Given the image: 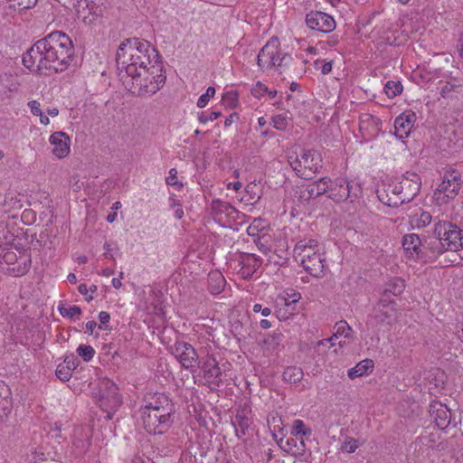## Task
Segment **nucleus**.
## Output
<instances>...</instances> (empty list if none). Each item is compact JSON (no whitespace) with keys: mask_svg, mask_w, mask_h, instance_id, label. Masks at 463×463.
I'll return each instance as SVG.
<instances>
[{"mask_svg":"<svg viewBox=\"0 0 463 463\" xmlns=\"http://www.w3.org/2000/svg\"><path fill=\"white\" fill-rule=\"evenodd\" d=\"M211 214L216 219H222V215L232 216L237 214L239 216V211L233 208L229 203L223 202L220 199H214L211 203Z\"/></svg>","mask_w":463,"mask_h":463,"instance_id":"26","label":"nucleus"},{"mask_svg":"<svg viewBox=\"0 0 463 463\" xmlns=\"http://www.w3.org/2000/svg\"><path fill=\"white\" fill-rule=\"evenodd\" d=\"M165 79L162 60H155L153 64L137 69L136 73H127L126 79L121 76L126 88L137 96L155 94L165 85Z\"/></svg>","mask_w":463,"mask_h":463,"instance_id":"3","label":"nucleus"},{"mask_svg":"<svg viewBox=\"0 0 463 463\" xmlns=\"http://www.w3.org/2000/svg\"><path fill=\"white\" fill-rule=\"evenodd\" d=\"M291 59V56L287 53H285L282 57H279L278 54H275L274 67L287 65Z\"/></svg>","mask_w":463,"mask_h":463,"instance_id":"59","label":"nucleus"},{"mask_svg":"<svg viewBox=\"0 0 463 463\" xmlns=\"http://www.w3.org/2000/svg\"><path fill=\"white\" fill-rule=\"evenodd\" d=\"M281 418L278 417L277 415H269L268 416V424L270 426H273L274 430H280L281 428L279 423H281Z\"/></svg>","mask_w":463,"mask_h":463,"instance_id":"60","label":"nucleus"},{"mask_svg":"<svg viewBox=\"0 0 463 463\" xmlns=\"http://www.w3.org/2000/svg\"><path fill=\"white\" fill-rule=\"evenodd\" d=\"M303 377V370L298 366H288L282 374L283 380L290 384H297Z\"/></svg>","mask_w":463,"mask_h":463,"instance_id":"35","label":"nucleus"},{"mask_svg":"<svg viewBox=\"0 0 463 463\" xmlns=\"http://www.w3.org/2000/svg\"><path fill=\"white\" fill-rule=\"evenodd\" d=\"M14 240L15 236L7 225L0 222V255L7 250H12Z\"/></svg>","mask_w":463,"mask_h":463,"instance_id":"29","label":"nucleus"},{"mask_svg":"<svg viewBox=\"0 0 463 463\" xmlns=\"http://www.w3.org/2000/svg\"><path fill=\"white\" fill-rule=\"evenodd\" d=\"M429 411L439 429L445 430L449 426L451 421V412L445 404L434 402L430 405Z\"/></svg>","mask_w":463,"mask_h":463,"instance_id":"19","label":"nucleus"},{"mask_svg":"<svg viewBox=\"0 0 463 463\" xmlns=\"http://www.w3.org/2000/svg\"><path fill=\"white\" fill-rule=\"evenodd\" d=\"M451 231L448 241L443 243L447 250L453 252V256L457 257L455 252L463 249V230L456 225L455 229Z\"/></svg>","mask_w":463,"mask_h":463,"instance_id":"27","label":"nucleus"},{"mask_svg":"<svg viewBox=\"0 0 463 463\" xmlns=\"http://www.w3.org/2000/svg\"><path fill=\"white\" fill-rule=\"evenodd\" d=\"M456 224L450 222L439 220L434 224L433 234L439 236L442 242H447L449 240V236L452 232L451 230H454Z\"/></svg>","mask_w":463,"mask_h":463,"instance_id":"31","label":"nucleus"},{"mask_svg":"<svg viewBox=\"0 0 463 463\" xmlns=\"http://www.w3.org/2000/svg\"><path fill=\"white\" fill-rule=\"evenodd\" d=\"M402 246L410 257H416L421 260V249H423V239L416 233L406 234L402 238Z\"/></svg>","mask_w":463,"mask_h":463,"instance_id":"22","label":"nucleus"},{"mask_svg":"<svg viewBox=\"0 0 463 463\" xmlns=\"http://www.w3.org/2000/svg\"><path fill=\"white\" fill-rule=\"evenodd\" d=\"M171 353L175 355L182 367L194 373L200 367L199 356L195 348L187 342L176 341L171 347Z\"/></svg>","mask_w":463,"mask_h":463,"instance_id":"9","label":"nucleus"},{"mask_svg":"<svg viewBox=\"0 0 463 463\" xmlns=\"http://www.w3.org/2000/svg\"><path fill=\"white\" fill-rule=\"evenodd\" d=\"M50 143L53 146L52 154L58 158H64L70 153V137L61 131L54 132L50 137Z\"/></svg>","mask_w":463,"mask_h":463,"instance_id":"20","label":"nucleus"},{"mask_svg":"<svg viewBox=\"0 0 463 463\" xmlns=\"http://www.w3.org/2000/svg\"><path fill=\"white\" fill-rule=\"evenodd\" d=\"M175 411H140V420L143 428L149 434L162 435L166 433L175 421Z\"/></svg>","mask_w":463,"mask_h":463,"instance_id":"6","label":"nucleus"},{"mask_svg":"<svg viewBox=\"0 0 463 463\" xmlns=\"http://www.w3.org/2000/svg\"><path fill=\"white\" fill-rule=\"evenodd\" d=\"M373 368V362L370 359H365L358 363L354 367L348 371V377L354 379L356 377L363 376L372 371Z\"/></svg>","mask_w":463,"mask_h":463,"instance_id":"34","label":"nucleus"},{"mask_svg":"<svg viewBox=\"0 0 463 463\" xmlns=\"http://www.w3.org/2000/svg\"><path fill=\"white\" fill-rule=\"evenodd\" d=\"M421 179L414 172H406L401 177H395L383 192L378 191V198L388 206L399 207L410 203L420 192Z\"/></svg>","mask_w":463,"mask_h":463,"instance_id":"4","label":"nucleus"},{"mask_svg":"<svg viewBox=\"0 0 463 463\" xmlns=\"http://www.w3.org/2000/svg\"><path fill=\"white\" fill-rule=\"evenodd\" d=\"M59 311L62 317L72 318L74 316H80L81 309L78 306H71L70 307H59Z\"/></svg>","mask_w":463,"mask_h":463,"instance_id":"50","label":"nucleus"},{"mask_svg":"<svg viewBox=\"0 0 463 463\" xmlns=\"http://www.w3.org/2000/svg\"><path fill=\"white\" fill-rule=\"evenodd\" d=\"M90 13L95 16L102 14L103 5L106 0H84Z\"/></svg>","mask_w":463,"mask_h":463,"instance_id":"41","label":"nucleus"},{"mask_svg":"<svg viewBox=\"0 0 463 463\" xmlns=\"http://www.w3.org/2000/svg\"><path fill=\"white\" fill-rule=\"evenodd\" d=\"M56 376L62 382H68L71 378V372L69 366H65L62 364L57 366L55 371Z\"/></svg>","mask_w":463,"mask_h":463,"instance_id":"46","label":"nucleus"},{"mask_svg":"<svg viewBox=\"0 0 463 463\" xmlns=\"http://www.w3.org/2000/svg\"><path fill=\"white\" fill-rule=\"evenodd\" d=\"M62 364L65 366H69L70 371L72 372V370H74L78 366L79 362H78L77 358L74 356H71V357L67 356L64 359V364Z\"/></svg>","mask_w":463,"mask_h":463,"instance_id":"61","label":"nucleus"},{"mask_svg":"<svg viewBox=\"0 0 463 463\" xmlns=\"http://www.w3.org/2000/svg\"><path fill=\"white\" fill-rule=\"evenodd\" d=\"M396 317V307H383L374 306L373 314L367 322L372 326H381L392 325Z\"/></svg>","mask_w":463,"mask_h":463,"instance_id":"17","label":"nucleus"},{"mask_svg":"<svg viewBox=\"0 0 463 463\" xmlns=\"http://www.w3.org/2000/svg\"><path fill=\"white\" fill-rule=\"evenodd\" d=\"M22 203L17 196L12 193L6 194L3 202L4 211L5 213L11 212L14 209H21Z\"/></svg>","mask_w":463,"mask_h":463,"instance_id":"38","label":"nucleus"},{"mask_svg":"<svg viewBox=\"0 0 463 463\" xmlns=\"http://www.w3.org/2000/svg\"><path fill=\"white\" fill-rule=\"evenodd\" d=\"M415 217L416 218L414 222L416 227L418 228H424L428 226L432 221V216L428 212H421L419 216L416 215Z\"/></svg>","mask_w":463,"mask_h":463,"instance_id":"45","label":"nucleus"},{"mask_svg":"<svg viewBox=\"0 0 463 463\" xmlns=\"http://www.w3.org/2000/svg\"><path fill=\"white\" fill-rule=\"evenodd\" d=\"M312 433V430L310 428L307 427L303 420H295L293 421L292 429H291V435L294 437H299L300 439H303V437H309Z\"/></svg>","mask_w":463,"mask_h":463,"instance_id":"37","label":"nucleus"},{"mask_svg":"<svg viewBox=\"0 0 463 463\" xmlns=\"http://www.w3.org/2000/svg\"><path fill=\"white\" fill-rule=\"evenodd\" d=\"M252 310L255 313L260 312L263 317H269L271 313L270 308L262 307L260 304H255L252 307Z\"/></svg>","mask_w":463,"mask_h":463,"instance_id":"62","label":"nucleus"},{"mask_svg":"<svg viewBox=\"0 0 463 463\" xmlns=\"http://www.w3.org/2000/svg\"><path fill=\"white\" fill-rule=\"evenodd\" d=\"M239 274L243 279H248L260 269L262 259L252 253H241L239 256Z\"/></svg>","mask_w":463,"mask_h":463,"instance_id":"15","label":"nucleus"},{"mask_svg":"<svg viewBox=\"0 0 463 463\" xmlns=\"http://www.w3.org/2000/svg\"><path fill=\"white\" fill-rule=\"evenodd\" d=\"M279 42L272 37L260 51L257 64L261 71L274 67L275 54L279 53Z\"/></svg>","mask_w":463,"mask_h":463,"instance_id":"14","label":"nucleus"},{"mask_svg":"<svg viewBox=\"0 0 463 463\" xmlns=\"http://www.w3.org/2000/svg\"><path fill=\"white\" fill-rule=\"evenodd\" d=\"M329 183H331L330 178L322 177L309 184L307 188L308 198H316L326 193L328 194Z\"/></svg>","mask_w":463,"mask_h":463,"instance_id":"28","label":"nucleus"},{"mask_svg":"<svg viewBox=\"0 0 463 463\" xmlns=\"http://www.w3.org/2000/svg\"><path fill=\"white\" fill-rule=\"evenodd\" d=\"M9 395L8 386L2 381H0V401L5 399Z\"/></svg>","mask_w":463,"mask_h":463,"instance_id":"64","label":"nucleus"},{"mask_svg":"<svg viewBox=\"0 0 463 463\" xmlns=\"http://www.w3.org/2000/svg\"><path fill=\"white\" fill-rule=\"evenodd\" d=\"M222 103L229 108H234L237 105L238 98L235 91H228L222 95Z\"/></svg>","mask_w":463,"mask_h":463,"instance_id":"49","label":"nucleus"},{"mask_svg":"<svg viewBox=\"0 0 463 463\" xmlns=\"http://www.w3.org/2000/svg\"><path fill=\"white\" fill-rule=\"evenodd\" d=\"M273 127L279 130H283L287 127V120L282 115L272 117Z\"/></svg>","mask_w":463,"mask_h":463,"instance_id":"56","label":"nucleus"},{"mask_svg":"<svg viewBox=\"0 0 463 463\" xmlns=\"http://www.w3.org/2000/svg\"><path fill=\"white\" fill-rule=\"evenodd\" d=\"M209 290L213 295L221 293L225 286V279L222 273L215 271L209 274Z\"/></svg>","mask_w":463,"mask_h":463,"instance_id":"33","label":"nucleus"},{"mask_svg":"<svg viewBox=\"0 0 463 463\" xmlns=\"http://www.w3.org/2000/svg\"><path fill=\"white\" fill-rule=\"evenodd\" d=\"M358 447L357 439L347 437L341 446V450L346 453H353Z\"/></svg>","mask_w":463,"mask_h":463,"instance_id":"48","label":"nucleus"},{"mask_svg":"<svg viewBox=\"0 0 463 463\" xmlns=\"http://www.w3.org/2000/svg\"><path fill=\"white\" fill-rule=\"evenodd\" d=\"M402 91V85L400 81L389 80L384 86V92L388 98L392 99Z\"/></svg>","mask_w":463,"mask_h":463,"instance_id":"39","label":"nucleus"},{"mask_svg":"<svg viewBox=\"0 0 463 463\" xmlns=\"http://www.w3.org/2000/svg\"><path fill=\"white\" fill-rule=\"evenodd\" d=\"M31 256L26 252H20L19 260L15 264L7 267V272L14 277H21L25 275L31 268Z\"/></svg>","mask_w":463,"mask_h":463,"instance_id":"24","label":"nucleus"},{"mask_svg":"<svg viewBox=\"0 0 463 463\" xmlns=\"http://www.w3.org/2000/svg\"><path fill=\"white\" fill-rule=\"evenodd\" d=\"M415 120L416 114L411 110H406L398 116L394 121L395 136L400 139L407 137L413 128Z\"/></svg>","mask_w":463,"mask_h":463,"instance_id":"18","label":"nucleus"},{"mask_svg":"<svg viewBox=\"0 0 463 463\" xmlns=\"http://www.w3.org/2000/svg\"><path fill=\"white\" fill-rule=\"evenodd\" d=\"M458 87V85L447 82L444 86L441 87L439 94L442 98H449V94L453 91H456Z\"/></svg>","mask_w":463,"mask_h":463,"instance_id":"54","label":"nucleus"},{"mask_svg":"<svg viewBox=\"0 0 463 463\" xmlns=\"http://www.w3.org/2000/svg\"><path fill=\"white\" fill-rule=\"evenodd\" d=\"M392 294L383 289L381 294V298L375 306H380L383 307H395L396 303L392 298Z\"/></svg>","mask_w":463,"mask_h":463,"instance_id":"44","label":"nucleus"},{"mask_svg":"<svg viewBox=\"0 0 463 463\" xmlns=\"http://www.w3.org/2000/svg\"><path fill=\"white\" fill-rule=\"evenodd\" d=\"M96 398L102 411H107V418L112 419L113 412L121 405V396L116 383L109 378L99 380Z\"/></svg>","mask_w":463,"mask_h":463,"instance_id":"7","label":"nucleus"},{"mask_svg":"<svg viewBox=\"0 0 463 463\" xmlns=\"http://www.w3.org/2000/svg\"><path fill=\"white\" fill-rule=\"evenodd\" d=\"M335 332L333 334V339L337 338L338 336L344 335L345 337H349L352 332L351 326L348 325L346 321H339L335 326Z\"/></svg>","mask_w":463,"mask_h":463,"instance_id":"40","label":"nucleus"},{"mask_svg":"<svg viewBox=\"0 0 463 463\" xmlns=\"http://www.w3.org/2000/svg\"><path fill=\"white\" fill-rule=\"evenodd\" d=\"M282 448L292 455H302L306 450V444L303 439L291 437L286 440V444Z\"/></svg>","mask_w":463,"mask_h":463,"instance_id":"32","label":"nucleus"},{"mask_svg":"<svg viewBox=\"0 0 463 463\" xmlns=\"http://www.w3.org/2000/svg\"><path fill=\"white\" fill-rule=\"evenodd\" d=\"M19 260V256L12 250H7L0 255V263H5L7 267L15 264Z\"/></svg>","mask_w":463,"mask_h":463,"instance_id":"43","label":"nucleus"},{"mask_svg":"<svg viewBox=\"0 0 463 463\" xmlns=\"http://www.w3.org/2000/svg\"><path fill=\"white\" fill-rule=\"evenodd\" d=\"M220 116H221V112L220 111H212L209 115H206L205 112H201L198 115V120L202 124H205V123H207L210 120L213 121V120L217 119Z\"/></svg>","mask_w":463,"mask_h":463,"instance_id":"53","label":"nucleus"},{"mask_svg":"<svg viewBox=\"0 0 463 463\" xmlns=\"http://www.w3.org/2000/svg\"><path fill=\"white\" fill-rule=\"evenodd\" d=\"M28 106L30 107L31 112L34 116L41 115L42 110L40 108V103L36 100H32L28 103Z\"/></svg>","mask_w":463,"mask_h":463,"instance_id":"63","label":"nucleus"},{"mask_svg":"<svg viewBox=\"0 0 463 463\" xmlns=\"http://www.w3.org/2000/svg\"><path fill=\"white\" fill-rule=\"evenodd\" d=\"M215 95V89L213 87H208L206 92L201 95L197 100V106L201 109L206 107L209 102L210 98H213Z\"/></svg>","mask_w":463,"mask_h":463,"instance_id":"47","label":"nucleus"},{"mask_svg":"<svg viewBox=\"0 0 463 463\" xmlns=\"http://www.w3.org/2000/svg\"><path fill=\"white\" fill-rule=\"evenodd\" d=\"M294 256L311 276L323 278L326 275V256L316 240H301L294 249Z\"/></svg>","mask_w":463,"mask_h":463,"instance_id":"5","label":"nucleus"},{"mask_svg":"<svg viewBox=\"0 0 463 463\" xmlns=\"http://www.w3.org/2000/svg\"><path fill=\"white\" fill-rule=\"evenodd\" d=\"M262 220L254 219L247 229V232L250 236H256L259 232L263 230Z\"/></svg>","mask_w":463,"mask_h":463,"instance_id":"52","label":"nucleus"},{"mask_svg":"<svg viewBox=\"0 0 463 463\" xmlns=\"http://www.w3.org/2000/svg\"><path fill=\"white\" fill-rule=\"evenodd\" d=\"M405 288V282L401 278H393L388 283L385 284L384 290L392 296H400Z\"/></svg>","mask_w":463,"mask_h":463,"instance_id":"36","label":"nucleus"},{"mask_svg":"<svg viewBox=\"0 0 463 463\" xmlns=\"http://www.w3.org/2000/svg\"><path fill=\"white\" fill-rule=\"evenodd\" d=\"M257 185L255 184H249L247 186H246V192L248 194H250V199H248V202L250 203V204H254L256 203L260 199V195L256 194L255 192H253V189L256 187Z\"/></svg>","mask_w":463,"mask_h":463,"instance_id":"55","label":"nucleus"},{"mask_svg":"<svg viewBox=\"0 0 463 463\" xmlns=\"http://www.w3.org/2000/svg\"><path fill=\"white\" fill-rule=\"evenodd\" d=\"M306 23L312 30L330 33L335 28L334 18L326 13L311 11L306 15Z\"/></svg>","mask_w":463,"mask_h":463,"instance_id":"11","label":"nucleus"},{"mask_svg":"<svg viewBox=\"0 0 463 463\" xmlns=\"http://www.w3.org/2000/svg\"><path fill=\"white\" fill-rule=\"evenodd\" d=\"M73 58L71 38L61 31H54L31 46L23 55V63L31 71L50 74L66 71Z\"/></svg>","mask_w":463,"mask_h":463,"instance_id":"1","label":"nucleus"},{"mask_svg":"<svg viewBox=\"0 0 463 463\" xmlns=\"http://www.w3.org/2000/svg\"><path fill=\"white\" fill-rule=\"evenodd\" d=\"M201 368L203 373V377L207 382L215 386H219L222 382V371L218 366L216 359L212 355H208Z\"/></svg>","mask_w":463,"mask_h":463,"instance_id":"21","label":"nucleus"},{"mask_svg":"<svg viewBox=\"0 0 463 463\" xmlns=\"http://www.w3.org/2000/svg\"><path fill=\"white\" fill-rule=\"evenodd\" d=\"M165 182L168 185L175 187L177 190H180L183 187V184L177 181V171L175 168H172L169 171V175L166 177Z\"/></svg>","mask_w":463,"mask_h":463,"instance_id":"51","label":"nucleus"},{"mask_svg":"<svg viewBox=\"0 0 463 463\" xmlns=\"http://www.w3.org/2000/svg\"><path fill=\"white\" fill-rule=\"evenodd\" d=\"M99 329L107 330L109 329L108 323L110 320V315L106 311H101L99 314Z\"/></svg>","mask_w":463,"mask_h":463,"instance_id":"58","label":"nucleus"},{"mask_svg":"<svg viewBox=\"0 0 463 463\" xmlns=\"http://www.w3.org/2000/svg\"><path fill=\"white\" fill-rule=\"evenodd\" d=\"M266 92H268V88L260 81H258L256 85L251 89V93L256 98H260Z\"/></svg>","mask_w":463,"mask_h":463,"instance_id":"57","label":"nucleus"},{"mask_svg":"<svg viewBox=\"0 0 463 463\" xmlns=\"http://www.w3.org/2000/svg\"><path fill=\"white\" fill-rule=\"evenodd\" d=\"M460 186V175L453 172L444 177L436 189L434 195L437 200H442L443 203H447V200L454 198L458 194Z\"/></svg>","mask_w":463,"mask_h":463,"instance_id":"10","label":"nucleus"},{"mask_svg":"<svg viewBox=\"0 0 463 463\" xmlns=\"http://www.w3.org/2000/svg\"><path fill=\"white\" fill-rule=\"evenodd\" d=\"M77 354L85 362H89L93 358L95 354V350L91 345H80L79 347L77 348Z\"/></svg>","mask_w":463,"mask_h":463,"instance_id":"42","label":"nucleus"},{"mask_svg":"<svg viewBox=\"0 0 463 463\" xmlns=\"http://www.w3.org/2000/svg\"><path fill=\"white\" fill-rule=\"evenodd\" d=\"M145 405L140 411H168L175 410L172 400L164 392H148L145 396Z\"/></svg>","mask_w":463,"mask_h":463,"instance_id":"12","label":"nucleus"},{"mask_svg":"<svg viewBox=\"0 0 463 463\" xmlns=\"http://www.w3.org/2000/svg\"><path fill=\"white\" fill-rule=\"evenodd\" d=\"M321 163V156L313 149L303 150L299 156L289 162L298 176L305 180L313 178V175L322 167Z\"/></svg>","mask_w":463,"mask_h":463,"instance_id":"8","label":"nucleus"},{"mask_svg":"<svg viewBox=\"0 0 463 463\" xmlns=\"http://www.w3.org/2000/svg\"><path fill=\"white\" fill-rule=\"evenodd\" d=\"M8 4L5 7L4 12L5 16H13L16 10H25L32 8L37 3V0H5Z\"/></svg>","mask_w":463,"mask_h":463,"instance_id":"30","label":"nucleus"},{"mask_svg":"<svg viewBox=\"0 0 463 463\" xmlns=\"http://www.w3.org/2000/svg\"><path fill=\"white\" fill-rule=\"evenodd\" d=\"M249 412L250 411L245 407L237 411L234 420H232L238 438L248 433V430L251 424V420L248 417Z\"/></svg>","mask_w":463,"mask_h":463,"instance_id":"23","label":"nucleus"},{"mask_svg":"<svg viewBox=\"0 0 463 463\" xmlns=\"http://www.w3.org/2000/svg\"><path fill=\"white\" fill-rule=\"evenodd\" d=\"M161 61L157 50L149 42L138 38L123 41L116 55L118 70L127 73H136L137 69L149 66L154 61Z\"/></svg>","mask_w":463,"mask_h":463,"instance_id":"2","label":"nucleus"},{"mask_svg":"<svg viewBox=\"0 0 463 463\" xmlns=\"http://www.w3.org/2000/svg\"><path fill=\"white\" fill-rule=\"evenodd\" d=\"M421 250H423L421 251V260L430 262L437 260L448 251L442 241L434 234L423 239V249Z\"/></svg>","mask_w":463,"mask_h":463,"instance_id":"13","label":"nucleus"},{"mask_svg":"<svg viewBox=\"0 0 463 463\" xmlns=\"http://www.w3.org/2000/svg\"><path fill=\"white\" fill-rule=\"evenodd\" d=\"M352 190L353 186L347 180L336 178L329 183L328 197L336 203L345 202L352 197Z\"/></svg>","mask_w":463,"mask_h":463,"instance_id":"16","label":"nucleus"},{"mask_svg":"<svg viewBox=\"0 0 463 463\" xmlns=\"http://www.w3.org/2000/svg\"><path fill=\"white\" fill-rule=\"evenodd\" d=\"M381 120L369 114H362L359 118V128L361 131H366L368 135L374 136L378 133L381 127Z\"/></svg>","mask_w":463,"mask_h":463,"instance_id":"25","label":"nucleus"}]
</instances>
